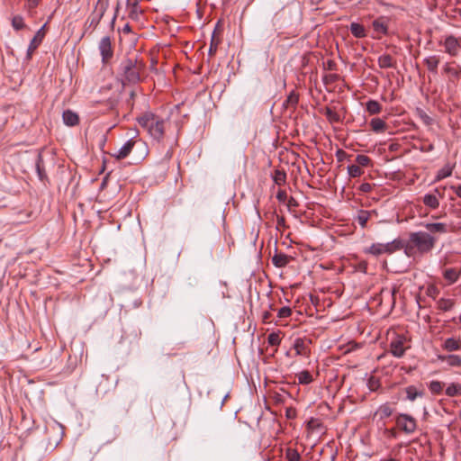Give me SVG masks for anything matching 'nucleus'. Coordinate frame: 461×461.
<instances>
[{"instance_id": "864d4df0", "label": "nucleus", "mask_w": 461, "mask_h": 461, "mask_svg": "<svg viewBox=\"0 0 461 461\" xmlns=\"http://www.w3.org/2000/svg\"><path fill=\"white\" fill-rule=\"evenodd\" d=\"M287 228L285 219L284 216L276 215V230H281L282 229Z\"/></svg>"}, {"instance_id": "a19ab883", "label": "nucleus", "mask_w": 461, "mask_h": 461, "mask_svg": "<svg viewBox=\"0 0 461 461\" xmlns=\"http://www.w3.org/2000/svg\"><path fill=\"white\" fill-rule=\"evenodd\" d=\"M447 363L449 366L461 367V357L457 355H448Z\"/></svg>"}, {"instance_id": "a18cd8bd", "label": "nucleus", "mask_w": 461, "mask_h": 461, "mask_svg": "<svg viewBox=\"0 0 461 461\" xmlns=\"http://www.w3.org/2000/svg\"><path fill=\"white\" fill-rule=\"evenodd\" d=\"M281 342V338L278 333L272 332L267 336V343L270 346H278Z\"/></svg>"}, {"instance_id": "20e7f679", "label": "nucleus", "mask_w": 461, "mask_h": 461, "mask_svg": "<svg viewBox=\"0 0 461 461\" xmlns=\"http://www.w3.org/2000/svg\"><path fill=\"white\" fill-rule=\"evenodd\" d=\"M45 429L47 434L45 438L47 447H50L51 449L56 448L62 440V425L57 421H53L51 423L47 424Z\"/></svg>"}, {"instance_id": "b1692460", "label": "nucleus", "mask_w": 461, "mask_h": 461, "mask_svg": "<svg viewBox=\"0 0 461 461\" xmlns=\"http://www.w3.org/2000/svg\"><path fill=\"white\" fill-rule=\"evenodd\" d=\"M299 101V95L295 91L290 92L287 98L283 104V106L286 109L295 108Z\"/></svg>"}, {"instance_id": "338daca9", "label": "nucleus", "mask_w": 461, "mask_h": 461, "mask_svg": "<svg viewBox=\"0 0 461 461\" xmlns=\"http://www.w3.org/2000/svg\"><path fill=\"white\" fill-rule=\"evenodd\" d=\"M122 32H126V33L131 32V26H130L128 23H126V24L123 26V28H122Z\"/></svg>"}, {"instance_id": "4be33fe9", "label": "nucleus", "mask_w": 461, "mask_h": 461, "mask_svg": "<svg viewBox=\"0 0 461 461\" xmlns=\"http://www.w3.org/2000/svg\"><path fill=\"white\" fill-rule=\"evenodd\" d=\"M443 348L447 351H456L461 348V340L455 338H447L443 344Z\"/></svg>"}, {"instance_id": "bf43d9fd", "label": "nucleus", "mask_w": 461, "mask_h": 461, "mask_svg": "<svg viewBox=\"0 0 461 461\" xmlns=\"http://www.w3.org/2000/svg\"><path fill=\"white\" fill-rule=\"evenodd\" d=\"M40 3V0H27V6L29 9L35 8Z\"/></svg>"}, {"instance_id": "2eb2a0df", "label": "nucleus", "mask_w": 461, "mask_h": 461, "mask_svg": "<svg viewBox=\"0 0 461 461\" xmlns=\"http://www.w3.org/2000/svg\"><path fill=\"white\" fill-rule=\"evenodd\" d=\"M424 64L426 65L428 70L431 73L437 74L438 66L440 62V59L437 55H431L424 59Z\"/></svg>"}, {"instance_id": "f704fd0d", "label": "nucleus", "mask_w": 461, "mask_h": 461, "mask_svg": "<svg viewBox=\"0 0 461 461\" xmlns=\"http://www.w3.org/2000/svg\"><path fill=\"white\" fill-rule=\"evenodd\" d=\"M366 251L374 256L384 254V243H374Z\"/></svg>"}, {"instance_id": "0e129e2a", "label": "nucleus", "mask_w": 461, "mask_h": 461, "mask_svg": "<svg viewBox=\"0 0 461 461\" xmlns=\"http://www.w3.org/2000/svg\"><path fill=\"white\" fill-rule=\"evenodd\" d=\"M270 316H271L270 312H265L263 313V315H262L263 321H264L265 322H270V321H269Z\"/></svg>"}, {"instance_id": "c756f323", "label": "nucleus", "mask_w": 461, "mask_h": 461, "mask_svg": "<svg viewBox=\"0 0 461 461\" xmlns=\"http://www.w3.org/2000/svg\"><path fill=\"white\" fill-rule=\"evenodd\" d=\"M393 410L391 407V405L388 403H384L378 408L376 414L379 415L380 419H385L390 417L393 414Z\"/></svg>"}, {"instance_id": "4c0bfd02", "label": "nucleus", "mask_w": 461, "mask_h": 461, "mask_svg": "<svg viewBox=\"0 0 461 461\" xmlns=\"http://www.w3.org/2000/svg\"><path fill=\"white\" fill-rule=\"evenodd\" d=\"M285 458L287 461H300L301 456L296 449L288 447L285 451Z\"/></svg>"}, {"instance_id": "cd10ccee", "label": "nucleus", "mask_w": 461, "mask_h": 461, "mask_svg": "<svg viewBox=\"0 0 461 461\" xmlns=\"http://www.w3.org/2000/svg\"><path fill=\"white\" fill-rule=\"evenodd\" d=\"M454 166L446 164L441 169H439L436 175V181L442 180L452 175Z\"/></svg>"}, {"instance_id": "f3484780", "label": "nucleus", "mask_w": 461, "mask_h": 461, "mask_svg": "<svg viewBox=\"0 0 461 461\" xmlns=\"http://www.w3.org/2000/svg\"><path fill=\"white\" fill-rule=\"evenodd\" d=\"M290 258L289 256L283 253L275 254L272 257V263L276 267H285L290 262Z\"/></svg>"}, {"instance_id": "ddd939ff", "label": "nucleus", "mask_w": 461, "mask_h": 461, "mask_svg": "<svg viewBox=\"0 0 461 461\" xmlns=\"http://www.w3.org/2000/svg\"><path fill=\"white\" fill-rule=\"evenodd\" d=\"M63 122L68 126H76L79 123V116L71 110H66L62 114Z\"/></svg>"}, {"instance_id": "e2e57ef3", "label": "nucleus", "mask_w": 461, "mask_h": 461, "mask_svg": "<svg viewBox=\"0 0 461 461\" xmlns=\"http://www.w3.org/2000/svg\"><path fill=\"white\" fill-rule=\"evenodd\" d=\"M451 188L455 191L456 194L461 198V184L457 186H451Z\"/></svg>"}, {"instance_id": "37998d69", "label": "nucleus", "mask_w": 461, "mask_h": 461, "mask_svg": "<svg viewBox=\"0 0 461 461\" xmlns=\"http://www.w3.org/2000/svg\"><path fill=\"white\" fill-rule=\"evenodd\" d=\"M12 25L13 27L19 31L25 27V24L23 23V18L21 15H15L12 19Z\"/></svg>"}, {"instance_id": "bb28decb", "label": "nucleus", "mask_w": 461, "mask_h": 461, "mask_svg": "<svg viewBox=\"0 0 461 461\" xmlns=\"http://www.w3.org/2000/svg\"><path fill=\"white\" fill-rule=\"evenodd\" d=\"M423 203L431 208V209H437L439 206L438 199V197L433 194H427L423 196Z\"/></svg>"}, {"instance_id": "2f4dec72", "label": "nucleus", "mask_w": 461, "mask_h": 461, "mask_svg": "<svg viewBox=\"0 0 461 461\" xmlns=\"http://www.w3.org/2000/svg\"><path fill=\"white\" fill-rule=\"evenodd\" d=\"M324 115L330 123L339 122L341 121L340 116L333 109L326 107L324 110Z\"/></svg>"}, {"instance_id": "f257e3e1", "label": "nucleus", "mask_w": 461, "mask_h": 461, "mask_svg": "<svg viewBox=\"0 0 461 461\" xmlns=\"http://www.w3.org/2000/svg\"><path fill=\"white\" fill-rule=\"evenodd\" d=\"M145 62L139 59L135 53H129L122 58L119 64V75L122 83L136 84L140 81L141 74L145 70Z\"/></svg>"}, {"instance_id": "ea45409f", "label": "nucleus", "mask_w": 461, "mask_h": 461, "mask_svg": "<svg viewBox=\"0 0 461 461\" xmlns=\"http://www.w3.org/2000/svg\"><path fill=\"white\" fill-rule=\"evenodd\" d=\"M429 389L432 393L439 394L443 390V383L439 381H431L429 384Z\"/></svg>"}, {"instance_id": "393cba45", "label": "nucleus", "mask_w": 461, "mask_h": 461, "mask_svg": "<svg viewBox=\"0 0 461 461\" xmlns=\"http://www.w3.org/2000/svg\"><path fill=\"white\" fill-rule=\"evenodd\" d=\"M370 126L372 131L376 133L384 132L386 129V123L380 118H373L370 122Z\"/></svg>"}, {"instance_id": "49530a36", "label": "nucleus", "mask_w": 461, "mask_h": 461, "mask_svg": "<svg viewBox=\"0 0 461 461\" xmlns=\"http://www.w3.org/2000/svg\"><path fill=\"white\" fill-rule=\"evenodd\" d=\"M356 162L359 167H367L370 165L371 159L369 157L361 154L357 156Z\"/></svg>"}, {"instance_id": "dca6fc26", "label": "nucleus", "mask_w": 461, "mask_h": 461, "mask_svg": "<svg viewBox=\"0 0 461 461\" xmlns=\"http://www.w3.org/2000/svg\"><path fill=\"white\" fill-rule=\"evenodd\" d=\"M428 232L430 233H447V225L443 222H433V223H426L424 225Z\"/></svg>"}, {"instance_id": "72a5a7b5", "label": "nucleus", "mask_w": 461, "mask_h": 461, "mask_svg": "<svg viewBox=\"0 0 461 461\" xmlns=\"http://www.w3.org/2000/svg\"><path fill=\"white\" fill-rule=\"evenodd\" d=\"M437 306L439 310L447 312L454 306V301L451 299L441 298L437 302Z\"/></svg>"}, {"instance_id": "c85d7f7f", "label": "nucleus", "mask_w": 461, "mask_h": 461, "mask_svg": "<svg viewBox=\"0 0 461 461\" xmlns=\"http://www.w3.org/2000/svg\"><path fill=\"white\" fill-rule=\"evenodd\" d=\"M366 108L370 114H378L382 111L381 104L375 100H369L366 102Z\"/></svg>"}, {"instance_id": "f03ea898", "label": "nucleus", "mask_w": 461, "mask_h": 461, "mask_svg": "<svg viewBox=\"0 0 461 461\" xmlns=\"http://www.w3.org/2000/svg\"><path fill=\"white\" fill-rule=\"evenodd\" d=\"M139 124L156 140H161L165 134V121L153 113L147 112L137 118Z\"/></svg>"}, {"instance_id": "4d7b16f0", "label": "nucleus", "mask_w": 461, "mask_h": 461, "mask_svg": "<svg viewBox=\"0 0 461 461\" xmlns=\"http://www.w3.org/2000/svg\"><path fill=\"white\" fill-rule=\"evenodd\" d=\"M418 112L422 121L428 125L430 124L431 118L428 114H426L422 110H419Z\"/></svg>"}, {"instance_id": "f8f14e48", "label": "nucleus", "mask_w": 461, "mask_h": 461, "mask_svg": "<svg viewBox=\"0 0 461 461\" xmlns=\"http://www.w3.org/2000/svg\"><path fill=\"white\" fill-rule=\"evenodd\" d=\"M404 247V241L401 239H395L391 242L384 243V254H392L397 250H401Z\"/></svg>"}, {"instance_id": "c03bdc74", "label": "nucleus", "mask_w": 461, "mask_h": 461, "mask_svg": "<svg viewBox=\"0 0 461 461\" xmlns=\"http://www.w3.org/2000/svg\"><path fill=\"white\" fill-rule=\"evenodd\" d=\"M41 163H42V159L41 157H39L37 163H36V169H37L39 178L41 181H44L45 179H47V175H46V172H45L43 167L41 166Z\"/></svg>"}, {"instance_id": "1a4fd4ad", "label": "nucleus", "mask_w": 461, "mask_h": 461, "mask_svg": "<svg viewBox=\"0 0 461 461\" xmlns=\"http://www.w3.org/2000/svg\"><path fill=\"white\" fill-rule=\"evenodd\" d=\"M46 25L47 24L45 23L40 30H38L37 32L35 33L34 37L31 41L29 48L27 50V59H32V56L33 52L35 51V50L41 44V42L46 35V32H45Z\"/></svg>"}, {"instance_id": "39448f33", "label": "nucleus", "mask_w": 461, "mask_h": 461, "mask_svg": "<svg viewBox=\"0 0 461 461\" xmlns=\"http://www.w3.org/2000/svg\"><path fill=\"white\" fill-rule=\"evenodd\" d=\"M108 6L109 0H98L96 2L94 11L91 13L86 23L88 29H92V31H94L97 27Z\"/></svg>"}, {"instance_id": "603ef678", "label": "nucleus", "mask_w": 461, "mask_h": 461, "mask_svg": "<svg viewBox=\"0 0 461 461\" xmlns=\"http://www.w3.org/2000/svg\"><path fill=\"white\" fill-rule=\"evenodd\" d=\"M404 252L407 256L411 257L413 255L416 247L409 240L407 243L404 242Z\"/></svg>"}, {"instance_id": "4468645a", "label": "nucleus", "mask_w": 461, "mask_h": 461, "mask_svg": "<svg viewBox=\"0 0 461 461\" xmlns=\"http://www.w3.org/2000/svg\"><path fill=\"white\" fill-rule=\"evenodd\" d=\"M135 141L131 139L127 140L122 148L115 153L113 156L117 159H123L125 158L131 151L132 148L134 147Z\"/></svg>"}, {"instance_id": "de8ad7c7", "label": "nucleus", "mask_w": 461, "mask_h": 461, "mask_svg": "<svg viewBox=\"0 0 461 461\" xmlns=\"http://www.w3.org/2000/svg\"><path fill=\"white\" fill-rule=\"evenodd\" d=\"M219 42H220V40L217 36V28H216L212 36L211 46H210V50H209L210 53L216 51Z\"/></svg>"}, {"instance_id": "3c124183", "label": "nucleus", "mask_w": 461, "mask_h": 461, "mask_svg": "<svg viewBox=\"0 0 461 461\" xmlns=\"http://www.w3.org/2000/svg\"><path fill=\"white\" fill-rule=\"evenodd\" d=\"M367 385L371 391H375L379 388L380 384L376 378L372 376L368 379Z\"/></svg>"}, {"instance_id": "7c9ffc66", "label": "nucleus", "mask_w": 461, "mask_h": 461, "mask_svg": "<svg viewBox=\"0 0 461 461\" xmlns=\"http://www.w3.org/2000/svg\"><path fill=\"white\" fill-rule=\"evenodd\" d=\"M369 217H370L369 211L360 210L356 217V221L364 229L366 226Z\"/></svg>"}, {"instance_id": "09e8293b", "label": "nucleus", "mask_w": 461, "mask_h": 461, "mask_svg": "<svg viewBox=\"0 0 461 461\" xmlns=\"http://www.w3.org/2000/svg\"><path fill=\"white\" fill-rule=\"evenodd\" d=\"M439 294V290L436 285H429L426 289V294L429 297L435 299Z\"/></svg>"}, {"instance_id": "a878e982", "label": "nucleus", "mask_w": 461, "mask_h": 461, "mask_svg": "<svg viewBox=\"0 0 461 461\" xmlns=\"http://www.w3.org/2000/svg\"><path fill=\"white\" fill-rule=\"evenodd\" d=\"M444 73L454 77L455 79H458L460 77L461 68L457 67H453L452 63H446L443 68Z\"/></svg>"}, {"instance_id": "052dcab7", "label": "nucleus", "mask_w": 461, "mask_h": 461, "mask_svg": "<svg viewBox=\"0 0 461 461\" xmlns=\"http://www.w3.org/2000/svg\"><path fill=\"white\" fill-rule=\"evenodd\" d=\"M285 414L288 419H293L295 417V410L293 408H287Z\"/></svg>"}, {"instance_id": "473e14b6", "label": "nucleus", "mask_w": 461, "mask_h": 461, "mask_svg": "<svg viewBox=\"0 0 461 461\" xmlns=\"http://www.w3.org/2000/svg\"><path fill=\"white\" fill-rule=\"evenodd\" d=\"M446 394L449 397L461 395V385L456 383L450 384L446 389Z\"/></svg>"}, {"instance_id": "774afa93", "label": "nucleus", "mask_w": 461, "mask_h": 461, "mask_svg": "<svg viewBox=\"0 0 461 461\" xmlns=\"http://www.w3.org/2000/svg\"><path fill=\"white\" fill-rule=\"evenodd\" d=\"M337 77V75H330L326 77V78H329L330 81H334Z\"/></svg>"}, {"instance_id": "423d86ee", "label": "nucleus", "mask_w": 461, "mask_h": 461, "mask_svg": "<svg viewBox=\"0 0 461 461\" xmlns=\"http://www.w3.org/2000/svg\"><path fill=\"white\" fill-rule=\"evenodd\" d=\"M395 422L397 427L406 434H411L417 429L416 420L409 414H399L396 417Z\"/></svg>"}, {"instance_id": "c9c22d12", "label": "nucleus", "mask_w": 461, "mask_h": 461, "mask_svg": "<svg viewBox=\"0 0 461 461\" xmlns=\"http://www.w3.org/2000/svg\"><path fill=\"white\" fill-rule=\"evenodd\" d=\"M298 383L301 384H309L312 381L311 373L307 370L302 371L297 375Z\"/></svg>"}, {"instance_id": "680f3d73", "label": "nucleus", "mask_w": 461, "mask_h": 461, "mask_svg": "<svg viewBox=\"0 0 461 461\" xmlns=\"http://www.w3.org/2000/svg\"><path fill=\"white\" fill-rule=\"evenodd\" d=\"M325 68L329 70H334L336 68V64L333 60H328L325 65Z\"/></svg>"}, {"instance_id": "58836bf2", "label": "nucleus", "mask_w": 461, "mask_h": 461, "mask_svg": "<svg viewBox=\"0 0 461 461\" xmlns=\"http://www.w3.org/2000/svg\"><path fill=\"white\" fill-rule=\"evenodd\" d=\"M273 179L274 182L278 185H285L286 181V174L284 171L276 170Z\"/></svg>"}, {"instance_id": "5701e85b", "label": "nucleus", "mask_w": 461, "mask_h": 461, "mask_svg": "<svg viewBox=\"0 0 461 461\" xmlns=\"http://www.w3.org/2000/svg\"><path fill=\"white\" fill-rule=\"evenodd\" d=\"M460 276V270L456 267L447 268L444 271L443 276L449 284H454L457 281Z\"/></svg>"}, {"instance_id": "13d9d810", "label": "nucleus", "mask_w": 461, "mask_h": 461, "mask_svg": "<svg viewBox=\"0 0 461 461\" xmlns=\"http://www.w3.org/2000/svg\"><path fill=\"white\" fill-rule=\"evenodd\" d=\"M360 190L364 193H368L372 190V185L369 183H363L360 185Z\"/></svg>"}, {"instance_id": "8fccbe9b", "label": "nucleus", "mask_w": 461, "mask_h": 461, "mask_svg": "<svg viewBox=\"0 0 461 461\" xmlns=\"http://www.w3.org/2000/svg\"><path fill=\"white\" fill-rule=\"evenodd\" d=\"M292 314V310L288 306H284L280 308L277 312V316L280 319L287 318Z\"/></svg>"}, {"instance_id": "412c9836", "label": "nucleus", "mask_w": 461, "mask_h": 461, "mask_svg": "<svg viewBox=\"0 0 461 461\" xmlns=\"http://www.w3.org/2000/svg\"><path fill=\"white\" fill-rule=\"evenodd\" d=\"M372 25H373L375 32L384 34V35L388 34V25L384 22V17H381V18H378V19L373 21Z\"/></svg>"}, {"instance_id": "a211bd4d", "label": "nucleus", "mask_w": 461, "mask_h": 461, "mask_svg": "<svg viewBox=\"0 0 461 461\" xmlns=\"http://www.w3.org/2000/svg\"><path fill=\"white\" fill-rule=\"evenodd\" d=\"M378 66L381 68H393L395 67V61L393 60V57L389 54H384L381 55L378 58Z\"/></svg>"}, {"instance_id": "6ab92c4d", "label": "nucleus", "mask_w": 461, "mask_h": 461, "mask_svg": "<svg viewBox=\"0 0 461 461\" xmlns=\"http://www.w3.org/2000/svg\"><path fill=\"white\" fill-rule=\"evenodd\" d=\"M349 30L352 35L356 38H365L366 36V31L365 27L358 23H351Z\"/></svg>"}, {"instance_id": "0eeeda50", "label": "nucleus", "mask_w": 461, "mask_h": 461, "mask_svg": "<svg viewBox=\"0 0 461 461\" xmlns=\"http://www.w3.org/2000/svg\"><path fill=\"white\" fill-rule=\"evenodd\" d=\"M439 44L444 46L445 52L451 57H456L461 49L459 41L454 35L447 36L443 41L439 42Z\"/></svg>"}, {"instance_id": "e433bc0d", "label": "nucleus", "mask_w": 461, "mask_h": 461, "mask_svg": "<svg viewBox=\"0 0 461 461\" xmlns=\"http://www.w3.org/2000/svg\"><path fill=\"white\" fill-rule=\"evenodd\" d=\"M294 348L297 355L306 356L308 354V350H307L305 344L302 339H295Z\"/></svg>"}, {"instance_id": "9b49d317", "label": "nucleus", "mask_w": 461, "mask_h": 461, "mask_svg": "<svg viewBox=\"0 0 461 461\" xmlns=\"http://www.w3.org/2000/svg\"><path fill=\"white\" fill-rule=\"evenodd\" d=\"M403 338L398 337L392 340L390 344V352L395 357H402L405 353V348L403 346Z\"/></svg>"}, {"instance_id": "9d476101", "label": "nucleus", "mask_w": 461, "mask_h": 461, "mask_svg": "<svg viewBox=\"0 0 461 461\" xmlns=\"http://www.w3.org/2000/svg\"><path fill=\"white\" fill-rule=\"evenodd\" d=\"M139 3L140 0H127L126 2L128 16L131 20L138 21L140 19V14H142V10Z\"/></svg>"}, {"instance_id": "6e6552de", "label": "nucleus", "mask_w": 461, "mask_h": 461, "mask_svg": "<svg viewBox=\"0 0 461 461\" xmlns=\"http://www.w3.org/2000/svg\"><path fill=\"white\" fill-rule=\"evenodd\" d=\"M99 50L104 63H107L113 58V50L110 37L105 36L101 39L99 42Z\"/></svg>"}, {"instance_id": "79ce46f5", "label": "nucleus", "mask_w": 461, "mask_h": 461, "mask_svg": "<svg viewBox=\"0 0 461 461\" xmlns=\"http://www.w3.org/2000/svg\"><path fill=\"white\" fill-rule=\"evenodd\" d=\"M348 173L350 177H357L363 174V170L358 165H350L348 167Z\"/></svg>"}, {"instance_id": "aec40b11", "label": "nucleus", "mask_w": 461, "mask_h": 461, "mask_svg": "<svg viewBox=\"0 0 461 461\" xmlns=\"http://www.w3.org/2000/svg\"><path fill=\"white\" fill-rule=\"evenodd\" d=\"M406 397L409 401H415L418 397H422L425 394L424 390H418L414 385H410L405 388Z\"/></svg>"}, {"instance_id": "7ed1b4c3", "label": "nucleus", "mask_w": 461, "mask_h": 461, "mask_svg": "<svg viewBox=\"0 0 461 461\" xmlns=\"http://www.w3.org/2000/svg\"><path fill=\"white\" fill-rule=\"evenodd\" d=\"M410 241L420 254H426L435 247L437 239L429 232L416 231L410 234Z\"/></svg>"}, {"instance_id": "69168bd1", "label": "nucleus", "mask_w": 461, "mask_h": 461, "mask_svg": "<svg viewBox=\"0 0 461 461\" xmlns=\"http://www.w3.org/2000/svg\"><path fill=\"white\" fill-rule=\"evenodd\" d=\"M345 156H346L345 151H343L341 149L338 150L337 157L339 158V160H341Z\"/></svg>"}, {"instance_id": "5fc2aeb1", "label": "nucleus", "mask_w": 461, "mask_h": 461, "mask_svg": "<svg viewBox=\"0 0 461 461\" xmlns=\"http://www.w3.org/2000/svg\"><path fill=\"white\" fill-rule=\"evenodd\" d=\"M286 206H287V209L291 212L294 208L299 206V203L297 202V200L294 197L290 196L287 199Z\"/></svg>"}, {"instance_id": "6e6d98bb", "label": "nucleus", "mask_w": 461, "mask_h": 461, "mask_svg": "<svg viewBox=\"0 0 461 461\" xmlns=\"http://www.w3.org/2000/svg\"><path fill=\"white\" fill-rule=\"evenodd\" d=\"M276 199H277L279 202H281V203H283V202H285V200H287V194H286V192H285V190H281V189H280V190L277 192V194H276Z\"/></svg>"}]
</instances>
